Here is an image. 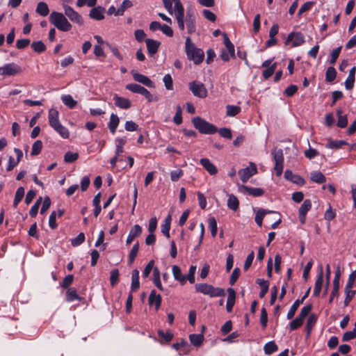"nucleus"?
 I'll list each match as a JSON object with an SVG mask.
<instances>
[{
	"label": "nucleus",
	"instance_id": "nucleus-3",
	"mask_svg": "<svg viewBox=\"0 0 356 356\" xmlns=\"http://www.w3.org/2000/svg\"><path fill=\"white\" fill-rule=\"evenodd\" d=\"M185 51L188 59L192 60L194 64L199 65L203 61L204 58L203 50L197 48L189 37L186 39Z\"/></svg>",
	"mask_w": 356,
	"mask_h": 356
},
{
	"label": "nucleus",
	"instance_id": "nucleus-36",
	"mask_svg": "<svg viewBox=\"0 0 356 356\" xmlns=\"http://www.w3.org/2000/svg\"><path fill=\"white\" fill-rule=\"evenodd\" d=\"M36 13L42 17H46L49 13V9L45 2L40 1L38 3L36 8Z\"/></svg>",
	"mask_w": 356,
	"mask_h": 356
},
{
	"label": "nucleus",
	"instance_id": "nucleus-11",
	"mask_svg": "<svg viewBox=\"0 0 356 356\" xmlns=\"http://www.w3.org/2000/svg\"><path fill=\"white\" fill-rule=\"evenodd\" d=\"M257 173V168L254 163H250L249 166L241 169L238 171V175L243 183H246L249 179Z\"/></svg>",
	"mask_w": 356,
	"mask_h": 356
},
{
	"label": "nucleus",
	"instance_id": "nucleus-58",
	"mask_svg": "<svg viewBox=\"0 0 356 356\" xmlns=\"http://www.w3.org/2000/svg\"><path fill=\"white\" fill-rule=\"evenodd\" d=\"M260 323L263 329L267 327L268 313L265 308H262L261 310Z\"/></svg>",
	"mask_w": 356,
	"mask_h": 356
},
{
	"label": "nucleus",
	"instance_id": "nucleus-54",
	"mask_svg": "<svg viewBox=\"0 0 356 356\" xmlns=\"http://www.w3.org/2000/svg\"><path fill=\"white\" fill-rule=\"evenodd\" d=\"M163 81L167 90H172L173 89V81L170 74H167L163 76Z\"/></svg>",
	"mask_w": 356,
	"mask_h": 356
},
{
	"label": "nucleus",
	"instance_id": "nucleus-12",
	"mask_svg": "<svg viewBox=\"0 0 356 356\" xmlns=\"http://www.w3.org/2000/svg\"><path fill=\"white\" fill-rule=\"evenodd\" d=\"M22 71L21 67L16 63H11L0 67V75L15 76Z\"/></svg>",
	"mask_w": 356,
	"mask_h": 356
},
{
	"label": "nucleus",
	"instance_id": "nucleus-41",
	"mask_svg": "<svg viewBox=\"0 0 356 356\" xmlns=\"http://www.w3.org/2000/svg\"><path fill=\"white\" fill-rule=\"evenodd\" d=\"M278 349L277 344L274 341H269L264 345V350L266 355H271Z\"/></svg>",
	"mask_w": 356,
	"mask_h": 356
},
{
	"label": "nucleus",
	"instance_id": "nucleus-14",
	"mask_svg": "<svg viewBox=\"0 0 356 356\" xmlns=\"http://www.w3.org/2000/svg\"><path fill=\"white\" fill-rule=\"evenodd\" d=\"M312 209V202L310 200H305L302 205L300 206L298 213L299 219L301 224H305L306 220L307 213Z\"/></svg>",
	"mask_w": 356,
	"mask_h": 356
},
{
	"label": "nucleus",
	"instance_id": "nucleus-33",
	"mask_svg": "<svg viewBox=\"0 0 356 356\" xmlns=\"http://www.w3.org/2000/svg\"><path fill=\"white\" fill-rule=\"evenodd\" d=\"M256 282L261 286L259 297L261 298H263L268 291L269 283L268 281L264 280L263 279H257Z\"/></svg>",
	"mask_w": 356,
	"mask_h": 356
},
{
	"label": "nucleus",
	"instance_id": "nucleus-60",
	"mask_svg": "<svg viewBox=\"0 0 356 356\" xmlns=\"http://www.w3.org/2000/svg\"><path fill=\"white\" fill-rule=\"evenodd\" d=\"M314 1H307V2H305L300 8V9H299V10L298 12V16L300 17L305 12L309 10L312 8V7L314 6Z\"/></svg>",
	"mask_w": 356,
	"mask_h": 356
},
{
	"label": "nucleus",
	"instance_id": "nucleus-25",
	"mask_svg": "<svg viewBox=\"0 0 356 356\" xmlns=\"http://www.w3.org/2000/svg\"><path fill=\"white\" fill-rule=\"evenodd\" d=\"M105 9L103 7L97 6L91 9L89 13L90 18L95 20H102L104 18Z\"/></svg>",
	"mask_w": 356,
	"mask_h": 356
},
{
	"label": "nucleus",
	"instance_id": "nucleus-59",
	"mask_svg": "<svg viewBox=\"0 0 356 356\" xmlns=\"http://www.w3.org/2000/svg\"><path fill=\"white\" fill-rule=\"evenodd\" d=\"M312 309V305H307L303 307L301 309V311H300V314H298V317L300 318L301 319H302L304 321L305 318L311 312Z\"/></svg>",
	"mask_w": 356,
	"mask_h": 356
},
{
	"label": "nucleus",
	"instance_id": "nucleus-5",
	"mask_svg": "<svg viewBox=\"0 0 356 356\" xmlns=\"http://www.w3.org/2000/svg\"><path fill=\"white\" fill-rule=\"evenodd\" d=\"M195 287L197 292L209 296L211 298L222 297L225 295V290L222 288L214 287L209 284H196Z\"/></svg>",
	"mask_w": 356,
	"mask_h": 356
},
{
	"label": "nucleus",
	"instance_id": "nucleus-61",
	"mask_svg": "<svg viewBox=\"0 0 356 356\" xmlns=\"http://www.w3.org/2000/svg\"><path fill=\"white\" fill-rule=\"evenodd\" d=\"M42 202V197H40L35 202V204L31 207V209H30V211H29V214L30 216L32 217V218H34L36 216L38 212V209H39V207H40V203Z\"/></svg>",
	"mask_w": 356,
	"mask_h": 356
},
{
	"label": "nucleus",
	"instance_id": "nucleus-44",
	"mask_svg": "<svg viewBox=\"0 0 356 356\" xmlns=\"http://www.w3.org/2000/svg\"><path fill=\"white\" fill-rule=\"evenodd\" d=\"M24 195V187H19L15 193V199L13 201V207L16 208L19 203L22 201Z\"/></svg>",
	"mask_w": 356,
	"mask_h": 356
},
{
	"label": "nucleus",
	"instance_id": "nucleus-29",
	"mask_svg": "<svg viewBox=\"0 0 356 356\" xmlns=\"http://www.w3.org/2000/svg\"><path fill=\"white\" fill-rule=\"evenodd\" d=\"M243 188L246 193L253 197H260L264 193V191L260 188H254L248 186H243Z\"/></svg>",
	"mask_w": 356,
	"mask_h": 356
},
{
	"label": "nucleus",
	"instance_id": "nucleus-22",
	"mask_svg": "<svg viewBox=\"0 0 356 356\" xmlns=\"http://www.w3.org/2000/svg\"><path fill=\"white\" fill-rule=\"evenodd\" d=\"M228 297L226 303V309L227 312H231L235 304L236 292L234 289H227Z\"/></svg>",
	"mask_w": 356,
	"mask_h": 356
},
{
	"label": "nucleus",
	"instance_id": "nucleus-1",
	"mask_svg": "<svg viewBox=\"0 0 356 356\" xmlns=\"http://www.w3.org/2000/svg\"><path fill=\"white\" fill-rule=\"evenodd\" d=\"M63 8L64 14L62 13L53 11L49 15V22L59 31L67 32L72 29V25L68 21L67 18L73 23L79 26L83 24L82 16L71 6L63 4Z\"/></svg>",
	"mask_w": 356,
	"mask_h": 356
},
{
	"label": "nucleus",
	"instance_id": "nucleus-56",
	"mask_svg": "<svg viewBox=\"0 0 356 356\" xmlns=\"http://www.w3.org/2000/svg\"><path fill=\"white\" fill-rule=\"evenodd\" d=\"M119 271L118 269H113L111 271V276H110V282L112 286H115V284L119 281Z\"/></svg>",
	"mask_w": 356,
	"mask_h": 356
},
{
	"label": "nucleus",
	"instance_id": "nucleus-15",
	"mask_svg": "<svg viewBox=\"0 0 356 356\" xmlns=\"http://www.w3.org/2000/svg\"><path fill=\"white\" fill-rule=\"evenodd\" d=\"M143 232V229L139 225H135L134 227H132L129 231V233L127 236V240H126V244L129 245L131 244L134 240L140 236Z\"/></svg>",
	"mask_w": 356,
	"mask_h": 356
},
{
	"label": "nucleus",
	"instance_id": "nucleus-51",
	"mask_svg": "<svg viewBox=\"0 0 356 356\" xmlns=\"http://www.w3.org/2000/svg\"><path fill=\"white\" fill-rule=\"evenodd\" d=\"M42 148V141L40 140H36L32 146L31 154L33 156L38 155L41 152Z\"/></svg>",
	"mask_w": 356,
	"mask_h": 356
},
{
	"label": "nucleus",
	"instance_id": "nucleus-64",
	"mask_svg": "<svg viewBox=\"0 0 356 356\" xmlns=\"http://www.w3.org/2000/svg\"><path fill=\"white\" fill-rule=\"evenodd\" d=\"M356 338V330H351L345 332L342 337L343 341H348L351 339Z\"/></svg>",
	"mask_w": 356,
	"mask_h": 356
},
{
	"label": "nucleus",
	"instance_id": "nucleus-24",
	"mask_svg": "<svg viewBox=\"0 0 356 356\" xmlns=\"http://www.w3.org/2000/svg\"><path fill=\"white\" fill-rule=\"evenodd\" d=\"M355 71L356 67H353L348 73V76L345 81V88L346 90H352L354 87L355 80Z\"/></svg>",
	"mask_w": 356,
	"mask_h": 356
},
{
	"label": "nucleus",
	"instance_id": "nucleus-28",
	"mask_svg": "<svg viewBox=\"0 0 356 356\" xmlns=\"http://www.w3.org/2000/svg\"><path fill=\"white\" fill-rule=\"evenodd\" d=\"M140 287L139 271L135 269L131 273V291H136Z\"/></svg>",
	"mask_w": 356,
	"mask_h": 356
},
{
	"label": "nucleus",
	"instance_id": "nucleus-13",
	"mask_svg": "<svg viewBox=\"0 0 356 356\" xmlns=\"http://www.w3.org/2000/svg\"><path fill=\"white\" fill-rule=\"evenodd\" d=\"M131 74L135 81L138 82L149 88H155V83L148 76L136 72H132Z\"/></svg>",
	"mask_w": 356,
	"mask_h": 356
},
{
	"label": "nucleus",
	"instance_id": "nucleus-40",
	"mask_svg": "<svg viewBox=\"0 0 356 356\" xmlns=\"http://www.w3.org/2000/svg\"><path fill=\"white\" fill-rule=\"evenodd\" d=\"M347 145V143L345 140H329L328 143L325 145V147L327 149H339L343 145Z\"/></svg>",
	"mask_w": 356,
	"mask_h": 356
},
{
	"label": "nucleus",
	"instance_id": "nucleus-32",
	"mask_svg": "<svg viewBox=\"0 0 356 356\" xmlns=\"http://www.w3.org/2000/svg\"><path fill=\"white\" fill-rule=\"evenodd\" d=\"M189 339L194 346L199 347L204 341V335L202 334H192L189 335Z\"/></svg>",
	"mask_w": 356,
	"mask_h": 356
},
{
	"label": "nucleus",
	"instance_id": "nucleus-50",
	"mask_svg": "<svg viewBox=\"0 0 356 356\" xmlns=\"http://www.w3.org/2000/svg\"><path fill=\"white\" fill-rule=\"evenodd\" d=\"M79 158V154L76 152H67L64 156L65 163H71L76 161Z\"/></svg>",
	"mask_w": 356,
	"mask_h": 356
},
{
	"label": "nucleus",
	"instance_id": "nucleus-37",
	"mask_svg": "<svg viewBox=\"0 0 356 356\" xmlns=\"http://www.w3.org/2000/svg\"><path fill=\"white\" fill-rule=\"evenodd\" d=\"M133 3L130 0H124L121 3L120 6L118 8L115 16L123 15L126 9L132 7Z\"/></svg>",
	"mask_w": 356,
	"mask_h": 356
},
{
	"label": "nucleus",
	"instance_id": "nucleus-16",
	"mask_svg": "<svg viewBox=\"0 0 356 356\" xmlns=\"http://www.w3.org/2000/svg\"><path fill=\"white\" fill-rule=\"evenodd\" d=\"M284 178L298 186H302L305 183V179L301 176L293 174L292 171L289 170L285 171Z\"/></svg>",
	"mask_w": 356,
	"mask_h": 356
},
{
	"label": "nucleus",
	"instance_id": "nucleus-47",
	"mask_svg": "<svg viewBox=\"0 0 356 356\" xmlns=\"http://www.w3.org/2000/svg\"><path fill=\"white\" fill-rule=\"evenodd\" d=\"M126 89L136 94H140L145 87L137 83H128L125 86Z\"/></svg>",
	"mask_w": 356,
	"mask_h": 356
},
{
	"label": "nucleus",
	"instance_id": "nucleus-19",
	"mask_svg": "<svg viewBox=\"0 0 356 356\" xmlns=\"http://www.w3.org/2000/svg\"><path fill=\"white\" fill-rule=\"evenodd\" d=\"M323 266H320V270H319V272H318V274L317 276V279H316V280L315 282V284H314V292H313V295L314 296L318 297L320 295L321 291V288L323 286Z\"/></svg>",
	"mask_w": 356,
	"mask_h": 356
},
{
	"label": "nucleus",
	"instance_id": "nucleus-46",
	"mask_svg": "<svg viewBox=\"0 0 356 356\" xmlns=\"http://www.w3.org/2000/svg\"><path fill=\"white\" fill-rule=\"evenodd\" d=\"M31 47L35 52L39 54L46 50V46L41 40L33 42L31 44Z\"/></svg>",
	"mask_w": 356,
	"mask_h": 356
},
{
	"label": "nucleus",
	"instance_id": "nucleus-48",
	"mask_svg": "<svg viewBox=\"0 0 356 356\" xmlns=\"http://www.w3.org/2000/svg\"><path fill=\"white\" fill-rule=\"evenodd\" d=\"M209 227L211 230V234L213 237H215L217 234L218 232V226L217 222L214 217H211L209 218Z\"/></svg>",
	"mask_w": 356,
	"mask_h": 356
},
{
	"label": "nucleus",
	"instance_id": "nucleus-35",
	"mask_svg": "<svg viewBox=\"0 0 356 356\" xmlns=\"http://www.w3.org/2000/svg\"><path fill=\"white\" fill-rule=\"evenodd\" d=\"M227 207L229 209L234 211H236L238 209L239 202L234 195H229L227 200Z\"/></svg>",
	"mask_w": 356,
	"mask_h": 356
},
{
	"label": "nucleus",
	"instance_id": "nucleus-55",
	"mask_svg": "<svg viewBox=\"0 0 356 356\" xmlns=\"http://www.w3.org/2000/svg\"><path fill=\"white\" fill-rule=\"evenodd\" d=\"M85 241V234L82 232L79 233L76 237L72 239L71 244L74 247H76L82 244Z\"/></svg>",
	"mask_w": 356,
	"mask_h": 356
},
{
	"label": "nucleus",
	"instance_id": "nucleus-9",
	"mask_svg": "<svg viewBox=\"0 0 356 356\" xmlns=\"http://www.w3.org/2000/svg\"><path fill=\"white\" fill-rule=\"evenodd\" d=\"M224 44L225 49H222L220 54V58L224 61H228L230 57H234V46L229 39L226 33H223Z\"/></svg>",
	"mask_w": 356,
	"mask_h": 356
},
{
	"label": "nucleus",
	"instance_id": "nucleus-57",
	"mask_svg": "<svg viewBox=\"0 0 356 356\" xmlns=\"http://www.w3.org/2000/svg\"><path fill=\"white\" fill-rule=\"evenodd\" d=\"M303 323H304V321L297 316L295 319H293L290 323V325H289L290 330L292 331L297 330L298 328H299L300 327H301Z\"/></svg>",
	"mask_w": 356,
	"mask_h": 356
},
{
	"label": "nucleus",
	"instance_id": "nucleus-53",
	"mask_svg": "<svg viewBox=\"0 0 356 356\" xmlns=\"http://www.w3.org/2000/svg\"><path fill=\"white\" fill-rule=\"evenodd\" d=\"M266 214V212L264 211V209H259L257 211L254 220H255L256 223L259 227L262 226L263 219H264V218Z\"/></svg>",
	"mask_w": 356,
	"mask_h": 356
},
{
	"label": "nucleus",
	"instance_id": "nucleus-2",
	"mask_svg": "<svg viewBox=\"0 0 356 356\" xmlns=\"http://www.w3.org/2000/svg\"><path fill=\"white\" fill-rule=\"evenodd\" d=\"M165 9L170 14H172L173 7L172 3H175V13L177 21L178 26L180 30L184 31V8L180 0H163V1Z\"/></svg>",
	"mask_w": 356,
	"mask_h": 356
},
{
	"label": "nucleus",
	"instance_id": "nucleus-20",
	"mask_svg": "<svg viewBox=\"0 0 356 356\" xmlns=\"http://www.w3.org/2000/svg\"><path fill=\"white\" fill-rule=\"evenodd\" d=\"M186 23L188 30V33L191 34L195 31V17L194 13L191 10H188L186 13Z\"/></svg>",
	"mask_w": 356,
	"mask_h": 356
},
{
	"label": "nucleus",
	"instance_id": "nucleus-7",
	"mask_svg": "<svg viewBox=\"0 0 356 356\" xmlns=\"http://www.w3.org/2000/svg\"><path fill=\"white\" fill-rule=\"evenodd\" d=\"M273 159L274 161V170L275 171V174L277 177L282 175L283 172L284 168V154L283 150L282 149L275 148L272 151Z\"/></svg>",
	"mask_w": 356,
	"mask_h": 356
},
{
	"label": "nucleus",
	"instance_id": "nucleus-23",
	"mask_svg": "<svg viewBox=\"0 0 356 356\" xmlns=\"http://www.w3.org/2000/svg\"><path fill=\"white\" fill-rule=\"evenodd\" d=\"M200 163L211 175H215L217 174V168L210 161L209 159H201Z\"/></svg>",
	"mask_w": 356,
	"mask_h": 356
},
{
	"label": "nucleus",
	"instance_id": "nucleus-4",
	"mask_svg": "<svg viewBox=\"0 0 356 356\" xmlns=\"http://www.w3.org/2000/svg\"><path fill=\"white\" fill-rule=\"evenodd\" d=\"M58 115V111L53 108L50 109L48 113L49 124L63 138H68L70 132L65 127L61 124Z\"/></svg>",
	"mask_w": 356,
	"mask_h": 356
},
{
	"label": "nucleus",
	"instance_id": "nucleus-39",
	"mask_svg": "<svg viewBox=\"0 0 356 356\" xmlns=\"http://www.w3.org/2000/svg\"><path fill=\"white\" fill-rule=\"evenodd\" d=\"M241 111V108L238 106L235 105H227L226 106V115L229 117H234L238 115Z\"/></svg>",
	"mask_w": 356,
	"mask_h": 356
},
{
	"label": "nucleus",
	"instance_id": "nucleus-10",
	"mask_svg": "<svg viewBox=\"0 0 356 356\" xmlns=\"http://www.w3.org/2000/svg\"><path fill=\"white\" fill-rule=\"evenodd\" d=\"M292 42V47H296L302 45L305 43V40L303 34L301 32H291L290 33L286 40L285 45H288L290 42Z\"/></svg>",
	"mask_w": 356,
	"mask_h": 356
},
{
	"label": "nucleus",
	"instance_id": "nucleus-31",
	"mask_svg": "<svg viewBox=\"0 0 356 356\" xmlns=\"http://www.w3.org/2000/svg\"><path fill=\"white\" fill-rule=\"evenodd\" d=\"M115 156L119 157L120 154L124 152V145L126 143V140L122 138H117L115 140Z\"/></svg>",
	"mask_w": 356,
	"mask_h": 356
},
{
	"label": "nucleus",
	"instance_id": "nucleus-49",
	"mask_svg": "<svg viewBox=\"0 0 356 356\" xmlns=\"http://www.w3.org/2000/svg\"><path fill=\"white\" fill-rule=\"evenodd\" d=\"M139 250V243L136 242L134 246L132 247L129 254V261L130 264L133 263L138 254Z\"/></svg>",
	"mask_w": 356,
	"mask_h": 356
},
{
	"label": "nucleus",
	"instance_id": "nucleus-6",
	"mask_svg": "<svg viewBox=\"0 0 356 356\" xmlns=\"http://www.w3.org/2000/svg\"><path fill=\"white\" fill-rule=\"evenodd\" d=\"M195 128L203 134H213L218 131L217 127L202 118L197 116L192 119Z\"/></svg>",
	"mask_w": 356,
	"mask_h": 356
},
{
	"label": "nucleus",
	"instance_id": "nucleus-26",
	"mask_svg": "<svg viewBox=\"0 0 356 356\" xmlns=\"http://www.w3.org/2000/svg\"><path fill=\"white\" fill-rule=\"evenodd\" d=\"M172 272L175 280H177L181 284H184L186 283V277L182 274L181 268L178 266H172Z\"/></svg>",
	"mask_w": 356,
	"mask_h": 356
},
{
	"label": "nucleus",
	"instance_id": "nucleus-21",
	"mask_svg": "<svg viewBox=\"0 0 356 356\" xmlns=\"http://www.w3.org/2000/svg\"><path fill=\"white\" fill-rule=\"evenodd\" d=\"M145 43L147 46V52L149 55L151 56H152L157 52L161 45V42L159 41L149 38L146 39Z\"/></svg>",
	"mask_w": 356,
	"mask_h": 356
},
{
	"label": "nucleus",
	"instance_id": "nucleus-63",
	"mask_svg": "<svg viewBox=\"0 0 356 356\" xmlns=\"http://www.w3.org/2000/svg\"><path fill=\"white\" fill-rule=\"evenodd\" d=\"M220 136L222 138L231 139L232 137L231 129L229 128L223 127L218 130Z\"/></svg>",
	"mask_w": 356,
	"mask_h": 356
},
{
	"label": "nucleus",
	"instance_id": "nucleus-8",
	"mask_svg": "<svg viewBox=\"0 0 356 356\" xmlns=\"http://www.w3.org/2000/svg\"><path fill=\"white\" fill-rule=\"evenodd\" d=\"M189 90L197 97L203 99L207 97L208 92L204 83L198 81H193L189 83Z\"/></svg>",
	"mask_w": 356,
	"mask_h": 356
},
{
	"label": "nucleus",
	"instance_id": "nucleus-43",
	"mask_svg": "<svg viewBox=\"0 0 356 356\" xmlns=\"http://www.w3.org/2000/svg\"><path fill=\"white\" fill-rule=\"evenodd\" d=\"M302 303V300H300L299 299L296 300L293 303V305L291 306V307L287 313V315H286L287 319H291L294 316L298 307Z\"/></svg>",
	"mask_w": 356,
	"mask_h": 356
},
{
	"label": "nucleus",
	"instance_id": "nucleus-45",
	"mask_svg": "<svg viewBox=\"0 0 356 356\" xmlns=\"http://www.w3.org/2000/svg\"><path fill=\"white\" fill-rule=\"evenodd\" d=\"M337 76V71L334 67H327L325 72V80L327 82H332Z\"/></svg>",
	"mask_w": 356,
	"mask_h": 356
},
{
	"label": "nucleus",
	"instance_id": "nucleus-30",
	"mask_svg": "<svg viewBox=\"0 0 356 356\" xmlns=\"http://www.w3.org/2000/svg\"><path fill=\"white\" fill-rule=\"evenodd\" d=\"M337 115L338 116V120L337 125L340 128H345L348 125V118L347 115H342L341 109L339 108L337 110Z\"/></svg>",
	"mask_w": 356,
	"mask_h": 356
},
{
	"label": "nucleus",
	"instance_id": "nucleus-18",
	"mask_svg": "<svg viewBox=\"0 0 356 356\" xmlns=\"http://www.w3.org/2000/svg\"><path fill=\"white\" fill-rule=\"evenodd\" d=\"M113 101L115 105L120 108L128 109L131 106V102L129 99L120 97L117 94L114 95Z\"/></svg>",
	"mask_w": 356,
	"mask_h": 356
},
{
	"label": "nucleus",
	"instance_id": "nucleus-62",
	"mask_svg": "<svg viewBox=\"0 0 356 356\" xmlns=\"http://www.w3.org/2000/svg\"><path fill=\"white\" fill-rule=\"evenodd\" d=\"M124 129L127 131H135L138 130V125L134 121L129 120L125 122Z\"/></svg>",
	"mask_w": 356,
	"mask_h": 356
},
{
	"label": "nucleus",
	"instance_id": "nucleus-38",
	"mask_svg": "<svg viewBox=\"0 0 356 356\" xmlns=\"http://www.w3.org/2000/svg\"><path fill=\"white\" fill-rule=\"evenodd\" d=\"M61 100L63 103L70 108H74L77 104L76 101H75L70 95H62Z\"/></svg>",
	"mask_w": 356,
	"mask_h": 356
},
{
	"label": "nucleus",
	"instance_id": "nucleus-34",
	"mask_svg": "<svg viewBox=\"0 0 356 356\" xmlns=\"http://www.w3.org/2000/svg\"><path fill=\"white\" fill-rule=\"evenodd\" d=\"M311 179L317 184H323L326 181L325 175L320 171H314L311 172Z\"/></svg>",
	"mask_w": 356,
	"mask_h": 356
},
{
	"label": "nucleus",
	"instance_id": "nucleus-42",
	"mask_svg": "<svg viewBox=\"0 0 356 356\" xmlns=\"http://www.w3.org/2000/svg\"><path fill=\"white\" fill-rule=\"evenodd\" d=\"M75 300H80L81 298L78 296L75 289L70 288L66 292V301L71 302Z\"/></svg>",
	"mask_w": 356,
	"mask_h": 356
},
{
	"label": "nucleus",
	"instance_id": "nucleus-27",
	"mask_svg": "<svg viewBox=\"0 0 356 356\" xmlns=\"http://www.w3.org/2000/svg\"><path fill=\"white\" fill-rule=\"evenodd\" d=\"M119 123H120L119 117L115 113H111L108 126L109 130L112 133V134H115L116 129L119 125Z\"/></svg>",
	"mask_w": 356,
	"mask_h": 356
},
{
	"label": "nucleus",
	"instance_id": "nucleus-17",
	"mask_svg": "<svg viewBox=\"0 0 356 356\" xmlns=\"http://www.w3.org/2000/svg\"><path fill=\"white\" fill-rule=\"evenodd\" d=\"M161 296L160 294L156 293L155 290H152L148 298V303L150 307L154 306L156 311H157L161 304Z\"/></svg>",
	"mask_w": 356,
	"mask_h": 356
},
{
	"label": "nucleus",
	"instance_id": "nucleus-52",
	"mask_svg": "<svg viewBox=\"0 0 356 356\" xmlns=\"http://www.w3.org/2000/svg\"><path fill=\"white\" fill-rule=\"evenodd\" d=\"M277 67V63H275L272 64L270 67H266V69L263 72L262 76L265 79H269L275 72V70Z\"/></svg>",
	"mask_w": 356,
	"mask_h": 356
}]
</instances>
